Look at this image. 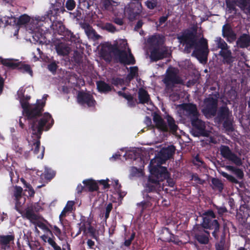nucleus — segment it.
Returning a JSON list of instances; mask_svg holds the SVG:
<instances>
[{"mask_svg": "<svg viewBox=\"0 0 250 250\" xmlns=\"http://www.w3.org/2000/svg\"><path fill=\"white\" fill-rule=\"evenodd\" d=\"M52 229L54 230V233L55 235L61 240H62V238H61L62 235V231L57 226H54Z\"/></svg>", "mask_w": 250, "mask_h": 250, "instance_id": "338daca9", "label": "nucleus"}, {"mask_svg": "<svg viewBox=\"0 0 250 250\" xmlns=\"http://www.w3.org/2000/svg\"><path fill=\"white\" fill-rule=\"evenodd\" d=\"M98 25L102 29L105 30L109 32L114 33L116 31V27L111 23H100Z\"/></svg>", "mask_w": 250, "mask_h": 250, "instance_id": "a19ab883", "label": "nucleus"}, {"mask_svg": "<svg viewBox=\"0 0 250 250\" xmlns=\"http://www.w3.org/2000/svg\"><path fill=\"white\" fill-rule=\"evenodd\" d=\"M62 35L64 37V38L66 39V40L70 41L71 42H76L77 40V38L76 36L74 35V34L71 31L68 30L66 28Z\"/></svg>", "mask_w": 250, "mask_h": 250, "instance_id": "37998d69", "label": "nucleus"}, {"mask_svg": "<svg viewBox=\"0 0 250 250\" xmlns=\"http://www.w3.org/2000/svg\"><path fill=\"white\" fill-rule=\"evenodd\" d=\"M157 0H148L146 2V5L147 7L150 9H153L157 5Z\"/></svg>", "mask_w": 250, "mask_h": 250, "instance_id": "4d7b16f0", "label": "nucleus"}, {"mask_svg": "<svg viewBox=\"0 0 250 250\" xmlns=\"http://www.w3.org/2000/svg\"><path fill=\"white\" fill-rule=\"evenodd\" d=\"M216 120L219 123H222L223 120L228 119L231 117V111L229 110L227 105H222L216 113Z\"/></svg>", "mask_w": 250, "mask_h": 250, "instance_id": "dca6fc26", "label": "nucleus"}, {"mask_svg": "<svg viewBox=\"0 0 250 250\" xmlns=\"http://www.w3.org/2000/svg\"><path fill=\"white\" fill-rule=\"evenodd\" d=\"M160 183L158 180L149 177L145 189L142 191L144 200L136 204V206L140 209V213L142 215L146 211L149 210L153 206L158 205L161 195L157 191Z\"/></svg>", "mask_w": 250, "mask_h": 250, "instance_id": "f03ea898", "label": "nucleus"}, {"mask_svg": "<svg viewBox=\"0 0 250 250\" xmlns=\"http://www.w3.org/2000/svg\"><path fill=\"white\" fill-rule=\"evenodd\" d=\"M76 6V2L74 0H67L65 3V7L69 11L73 10Z\"/></svg>", "mask_w": 250, "mask_h": 250, "instance_id": "6e6d98bb", "label": "nucleus"}, {"mask_svg": "<svg viewBox=\"0 0 250 250\" xmlns=\"http://www.w3.org/2000/svg\"><path fill=\"white\" fill-rule=\"evenodd\" d=\"M51 27L55 33H58L60 35H62L66 28L61 21H53L51 24Z\"/></svg>", "mask_w": 250, "mask_h": 250, "instance_id": "2f4dec72", "label": "nucleus"}, {"mask_svg": "<svg viewBox=\"0 0 250 250\" xmlns=\"http://www.w3.org/2000/svg\"><path fill=\"white\" fill-rule=\"evenodd\" d=\"M142 11L141 3L139 0H132L125 8V12L130 20L137 19L140 16Z\"/></svg>", "mask_w": 250, "mask_h": 250, "instance_id": "1a4fd4ad", "label": "nucleus"}, {"mask_svg": "<svg viewBox=\"0 0 250 250\" xmlns=\"http://www.w3.org/2000/svg\"><path fill=\"white\" fill-rule=\"evenodd\" d=\"M113 205L112 203H110L106 206L105 208V212L104 214V218L105 221L108 218L109 216L110 213L112 209Z\"/></svg>", "mask_w": 250, "mask_h": 250, "instance_id": "e2e57ef3", "label": "nucleus"}, {"mask_svg": "<svg viewBox=\"0 0 250 250\" xmlns=\"http://www.w3.org/2000/svg\"><path fill=\"white\" fill-rule=\"evenodd\" d=\"M21 181L23 184L24 187L27 188L26 190H28L29 196L30 197H34L35 192L32 186L29 183H27L23 178H21Z\"/></svg>", "mask_w": 250, "mask_h": 250, "instance_id": "8fccbe9b", "label": "nucleus"}, {"mask_svg": "<svg viewBox=\"0 0 250 250\" xmlns=\"http://www.w3.org/2000/svg\"><path fill=\"white\" fill-rule=\"evenodd\" d=\"M65 0H56L55 3L52 4V5L55 7H57L62 10H65L63 5Z\"/></svg>", "mask_w": 250, "mask_h": 250, "instance_id": "0e129e2a", "label": "nucleus"}, {"mask_svg": "<svg viewBox=\"0 0 250 250\" xmlns=\"http://www.w3.org/2000/svg\"><path fill=\"white\" fill-rule=\"evenodd\" d=\"M65 10H62L57 7H55L54 6L51 5L50 9L47 11V16L50 18V20L52 21V17H54V19L57 17V16L59 15V13L62 12L63 13Z\"/></svg>", "mask_w": 250, "mask_h": 250, "instance_id": "c9c22d12", "label": "nucleus"}, {"mask_svg": "<svg viewBox=\"0 0 250 250\" xmlns=\"http://www.w3.org/2000/svg\"><path fill=\"white\" fill-rule=\"evenodd\" d=\"M45 101L37 103L27 110L23 115L29 121V128L32 131V134L37 133L39 135L45 130H48L54 124V121L52 116L49 113H45L40 118L43 111Z\"/></svg>", "mask_w": 250, "mask_h": 250, "instance_id": "f257e3e1", "label": "nucleus"}, {"mask_svg": "<svg viewBox=\"0 0 250 250\" xmlns=\"http://www.w3.org/2000/svg\"><path fill=\"white\" fill-rule=\"evenodd\" d=\"M236 45L240 48H247L250 47V35L249 34L243 33L238 38Z\"/></svg>", "mask_w": 250, "mask_h": 250, "instance_id": "aec40b11", "label": "nucleus"}, {"mask_svg": "<svg viewBox=\"0 0 250 250\" xmlns=\"http://www.w3.org/2000/svg\"><path fill=\"white\" fill-rule=\"evenodd\" d=\"M138 68L137 66H132L130 67V72L127 75V78L129 80H132L138 74Z\"/></svg>", "mask_w": 250, "mask_h": 250, "instance_id": "603ef678", "label": "nucleus"}, {"mask_svg": "<svg viewBox=\"0 0 250 250\" xmlns=\"http://www.w3.org/2000/svg\"><path fill=\"white\" fill-rule=\"evenodd\" d=\"M96 84L97 89L100 93H107L112 90V87L104 81H98Z\"/></svg>", "mask_w": 250, "mask_h": 250, "instance_id": "c756f323", "label": "nucleus"}, {"mask_svg": "<svg viewBox=\"0 0 250 250\" xmlns=\"http://www.w3.org/2000/svg\"><path fill=\"white\" fill-rule=\"evenodd\" d=\"M21 103L23 109V114L32 106L29 104L27 101H24V100H22Z\"/></svg>", "mask_w": 250, "mask_h": 250, "instance_id": "680f3d73", "label": "nucleus"}, {"mask_svg": "<svg viewBox=\"0 0 250 250\" xmlns=\"http://www.w3.org/2000/svg\"><path fill=\"white\" fill-rule=\"evenodd\" d=\"M135 236V232H133L131 233L130 236L128 239L125 238V241L124 243V245L126 247H129L131 245L132 241L134 239Z\"/></svg>", "mask_w": 250, "mask_h": 250, "instance_id": "13d9d810", "label": "nucleus"}, {"mask_svg": "<svg viewBox=\"0 0 250 250\" xmlns=\"http://www.w3.org/2000/svg\"><path fill=\"white\" fill-rule=\"evenodd\" d=\"M56 50L59 55L64 56L69 54L70 47L66 44L61 42L56 45Z\"/></svg>", "mask_w": 250, "mask_h": 250, "instance_id": "c85d7f7f", "label": "nucleus"}, {"mask_svg": "<svg viewBox=\"0 0 250 250\" xmlns=\"http://www.w3.org/2000/svg\"><path fill=\"white\" fill-rule=\"evenodd\" d=\"M212 218L208 217V216H203V222L202 224L201 228L205 229H211L212 227H211L212 224H213V220H211Z\"/></svg>", "mask_w": 250, "mask_h": 250, "instance_id": "49530a36", "label": "nucleus"}, {"mask_svg": "<svg viewBox=\"0 0 250 250\" xmlns=\"http://www.w3.org/2000/svg\"><path fill=\"white\" fill-rule=\"evenodd\" d=\"M211 229H214L213 232L218 233L220 229V224L218 222V221L215 219L213 220V224H212V226Z\"/></svg>", "mask_w": 250, "mask_h": 250, "instance_id": "774afa93", "label": "nucleus"}, {"mask_svg": "<svg viewBox=\"0 0 250 250\" xmlns=\"http://www.w3.org/2000/svg\"><path fill=\"white\" fill-rule=\"evenodd\" d=\"M192 55L200 61L206 62L209 52L207 40L203 38L198 42V45L194 47Z\"/></svg>", "mask_w": 250, "mask_h": 250, "instance_id": "423d86ee", "label": "nucleus"}, {"mask_svg": "<svg viewBox=\"0 0 250 250\" xmlns=\"http://www.w3.org/2000/svg\"><path fill=\"white\" fill-rule=\"evenodd\" d=\"M170 16L169 12H168L167 13L165 16H161L159 19V24L158 26H160L162 24H163L164 23L166 22V21L167 20L168 17Z\"/></svg>", "mask_w": 250, "mask_h": 250, "instance_id": "69168bd1", "label": "nucleus"}, {"mask_svg": "<svg viewBox=\"0 0 250 250\" xmlns=\"http://www.w3.org/2000/svg\"><path fill=\"white\" fill-rule=\"evenodd\" d=\"M74 205V202L72 201H69L67 202L66 206L62 211L61 214L59 215V220L61 224H62L63 217H64L66 215V213L68 212H71L72 210L73 207Z\"/></svg>", "mask_w": 250, "mask_h": 250, "instance_id": "7c9ffc66", "label": "nucleus"}, {"mask_svg": "<svg viewBox=\"0 0 250 250\" xmlns=\"http://www.w3.org/2000/svg\"><path fill=\"white\" fill-rule=\"evenodd\" d=\"M30 21V17L27 14H23L20 16L17 20V25L21 26L27 24Z\"/></svg>", "mask_w": 250, "mask_h": 250, "instance_id": "09e8293b", "label": "nucleus"}, {"mask_svg": "<svg viewBox=\"0 0 250 250\" xmlns=\"http://www.w3.org/2000/svg\"><path fill=\"white\" fill-rule=\"evenodd\" d=\"M14 234L0 235V244L2 246H7L11 242L14 241Z\"/></svg>", "mask_w": 250, "mask_h": 250, "instance_id": "72a5a7b5", "label": "nucleus"}, {"mask_svg": "<svg viewBox=\"0 0 250 250\" xmlns=\"http://www.w3.org/2000/svg\"><path fill=\"white\" fill-rule=\"evenodd\" d=\"M218 93L215 94L213 97L211 95L204 100L202 112L207 118L210 119L216 115L218 107Z\"/></svg>", "mask_w": 250, "mask_h": 250, "instance_id": "20e7f679", "label": "nucleus"}, {"mask_svg": "<svg viewBox=\"0 0 250 250\" xmlns=\"http://www.w3.org/2000/svg\"><path fill=\"white\" fill-rule=\"evenodd\" d=\"M5 24L12 26L17 25V19L13 16L8 17L7 20L5 21Z\"/></svg>", "mask_w": 250, "mask_h": 250, "instance_id": "052dcab7", "label": "nucleus"}, {"mask_svg": "<svg viewBox=\"0 0 250 250\" xmlns=\"http://www.w3.org/2000/svg\"><path fill=\"white\" fill-rule=\"evenodd\" d=\"M23 216L25 217L27 219L29 220L33 223H34L32 222V221H36L38 220V217L37 214H36L33 209L29 208H28L23 215Z\"/></svg>", "mask_w": 250, "mask_h": 250, "instance_id": "4c0bfd02", "label": "nucleus"}, {"mask_svg": "<svg viewBox=\"0 0 250 250\" xmlns=\"http://www.w3.org/2000/svg\"><path fill=\"white\" fill-rule=\"evenodd\" d=\"M139 102L137 104H148L151 101L150 95L148 92L143 87L139 88L138 91Z\"/></svg>", "mask_w": 250, "mask_h": 250, "instance_id": "4be33fe9", "label": "nucleus"}, {"mask_svg": "<svg viewBox=\"0 0 250 250\" xmlns=\"http://www.w3.org/2000/svg\"><path fill=\"white\" fill-rule=\"evenodd\" d=\"M56 172L50 168H45L44 172L41 175V178H44L46 182H48L52 180L55 176Z\"/></svg>", "mask_w": 250, "mask_h": 250, "instance_id": "e433bc0d", "label": "nucleus"}, {"mask_svg": "<svg viewBox=\"0 0 250 250\" xmlns=\"http://www.w3.org/2000/svg\"><path fill=\"white\" fill-rule=\"evenodd\" d=\"M154 162H155V160H151L149 165V171L152 175L151 178L158 180L159 182H162L164 180L168 179L170 174L168 172L167 168L158 164L156 165H154Z\"/></svg>", "mask_w": 250, "mask_h": 250, "instance_id": "39448f33", "label": "nucleus"}, {"mask_svg": "<svg viewBox=\"0 0 250 250\" xmlns=\"http://www.w3.org/2000/svg\"><path fill=\"white\" fill-rule=\"evenodd\" d=\"M22 191L23 189L21 187L18 186H15L14 187V196L15 197V200L16 201L15 208L18 211H20L19 208L21 207V205L19 201L21 198Z\"/></svg>", "mask_w": 250, "mask_h": 250, "instance_id": "bb28decb", "label": "nucleus"}, {"mask_svg": "<svg viewBox=\"0 0 250 250\" xmlns=\"http://www.w3.org/2000/svg\"><path fill=\"white\" fill-rule=\"evenodd\" d=\"M219 55L223 58V62L224 63L231 64L234 61L231 52L229 49L220 50L219 53Z\"/></svg>", "mask_w": 250, "mask_h": 250, "instance_id": "a878e982", "label": "nucleus"}, {"mask_svg": "<svg viewBox=\"0 0 250 250\" xmlns=\"http://www.w3.org/2000/svg\"><path fill=\"white\" fill-rule=\"evenodd\" d=\"M83 28L84 29L86 34L89 37H93L95 36L96 34L95 30L88 23H84L83 25Z\"/></svg>", "mask_w": 250, "mask_h": 250, "instance_id": "de8ad7c7", "label": "nucleus"}, {"mask_svg": "<svg viewBox=\"0 0 250 250\" xmlns=\"http://www.w3.org/2000/svg\"><path fill=\"white\" fill-rule=\"evenodd\" d=\"M183 109L188 113L190 119L199 117L200 114L198 111L197 106L195 104L192 103L184 104Z\"/></svg>", "mask_w": 250, "mask_h": 250, "instance_id": "412c9836", "label": "nucleus"}, {"mask_svg": "<svg viewBox=\"0 0 250 250\" xmlns=\"http://www.w3.org/2000/svg\"><path fill=\"white\" fill-rule=\"evenodd\" d=\"M47 68L53 74H55L59 67V62L53 60V59H49L47 61Z\"/></svg>", "mask_w": 250, "mask_h": 250, "instance_id": "f704fd0d", "label": "nucleus"}, {"mask_svg": "<svg viewBox=\"0 0 250 250\" xmlns=\"http://www.w3.org/2000/svg\"><path fill=\"white\" fill-rule=\"evenodd\" d=\"M32 134L36 136L37 139L33 144V146H34V148H32L31 150H33L34 154H37L39 152V150L40 148L41 143L40 140L42 134H40V135L37 133Z\"/></svg>", "mask_w": 250, "mask_h": 250, "instance_id": "a18cd8bd", "label": "nucleus"}, {"mask_svg": "<svg viewBox=\"0 0 250 250\" xmlns=\"http://www.w3.org/2000/svg\"><path fill=\"white\" fill-rule=\"evenodd\" d=\"M20 72L22 73H26L30 75L31 76L33 75V71L29 64H24L20 62V64L18 69Z\"/></svg>", "mask_w": 250, "mask_h": 250, "instance_id": "79ce46f5", "label": "nucleus"}, {"mask_svg": "<svg viewBox=\"0 0 250 250\" xmlns=\"http://www.w3.org/2000/svg\"><path fill=\"white\" fill-rule=\"evenodd\" d=\"M0 62L3 65L7 66L10 69H18L20 62H14L12 61L11 60L9 59H1L0 60Z\"/></svg>", "mask_w": 250, "mask_h": 250, "instance_id": "473e14b6", "label": "nucleus"}, {"mask_svg": "<svg viewBox=\"0 0 250 250\" xmlns=\"http://www.w3.org/2000/svg\"><path fill=\"white\" fill-rule=\"evenodd\" d=\"M165 118L167 120L168 131H169L173 134L176 133L178 129V126L176 125L174 119L169 115H166Z\"/></svg>", "mask_w": 250, "mask_h": 250, "instance_id": "393cba45", "label": "nucleus"}, {"mask_svg": "<svg viewBox=\"0 0 250 250\" xmlns=\"http://www.w3.org/2000/svg\"><path fill=\"white\" fill-rule=\"evenodd\" d=\"M192 235L200 244L207 245L209 242L210 232L199 225L194 228Z\"/></svg>", "mask_w": 250, "mask_h": 250, "instance_id": "9b49d317", "label": "nucleus"}, {"mask_svg": "<svg viewBox=\"0 0 250 250\" xmlns=\"http://www.w3.org/2000/svg\"><path fill=\"white\" fill-rule=\"evenodd\" d=\"M220 154L225 159L232 162L236 166L242 165L241 159L234 153L232 152L228 146L221 145L220 147Z\"/></svg>", "mask_w": 250, "mask_h": 250, "instance_id": "f8f14e48", "label": "nucleus"}, {"mask_svg": "<svg viewBox=\"0 0 250 250\" xmlns=\"http://www.w3.org/2000/svg\"><path fill=\"white\" fill-rule=\"evenodd\" d=\"M149 58L152 62H156L159 60L167 58L170 55L166 46L160 47L149 48Z\"/></svg>", "mask_w": 250, "mask_h": 250, "instance_id": "9d476101", "label": "nucleus"}, {"mask_svg": "<svg viewBox=\"0 0 250 250\" xmlns=\"http://www.w3.org/2000/svg\"><path fill=\"white\" fill-rule=\"evenodd\" d=\"M177 39L181 44L185 45V51L189 53L191 49L198 45L197 30L186 29L182 32L181 35H178Z\"/></svg>", "mask_w": 250, "mask_h": 250, "instance_id": "7ed1b4c3", "label": "nucleus"}, {"mask_svg": "<svg viewBox=\"0 0 250 250\" xmlns=\"http://www.w3.org/2000/svg\"><path fill=\"white\" fill-rule=\"evenodd\" d=\"M214 41L217 45V48L221 49V50L229 49V46L228 45L227 43L221 37H216Z\"/></svg>", "mask_w": 250, "mask_h": 250, "instance_id": "c03bdc74", "label": "nucleus"}, {"mask_svg": "<svg viewBox=\"0 0 250 250\" xmlns=\"http://www.w3.org/2000/svg\"><path fill=\"white\" fill-rule=\"evenodd\" d=\"M211 183L213 185L212 188L213 189H217L220 192L223 191L224 184L220 180L217 178H212Z\"/></svg>", "mask_w": 250, "mask_h": 250, "instance_id": "58836bf2", "label": "nucleus"}, {"mask_svg": "<svg viewBox=\"0 0 250 250\" xmlns=\"http://www.w3.org/2000/svg\"><path fill=\"white\" fill-rule=\"evenodd\" d=\"M147 42L149 44V48L166 46L164 45V38L159 34L150 36L147 39Z\"/></svg>", "mask_w": 250, "mask_h": 250, "instance_id": "f3484780", "label": "nucleus"}, {"mask_svg": "<svg viewBox=\"0 0 250 250\" xmlns=\"http://www.w3.org/2000/svg\"><path fill=\"white\" fill-rule=\"evenodd\" d=\"M101 4L103 10L110 12H113L118 5V2L113 0H101Z\"/></svg>", "mask_w": 250, "mask_h": 250, "instance_id": "5701e85b", "label": "nucleus"}, {"mask_svg": "<svg viewBox=\"0 0 250 250\" xmlns=\"http://www.w3.org/2000/svg\"><path fill=\"white\" fill-rule=\"evenodd\" d=\"M175 147L173 145L168 146L167 147L163 148L161 151V156L165 160L170 159L175 153Z\"/></svg>", "mask_w": 250, "mask_h": 250, "instance_id": "b1692460", "label": "nucleus"}, {"mask_svg": "<svg viewBox=\"0 0 250 250\" xmlns=\"http://www.w3.org/2000/svg\"><path fill=\"white\" fill-rule=\"evenodd\" d=\"M88 224L89 225V227L87 229V232L90 233V236H91L93 238L97 240L98 238V237L96 235L95 229L94 228V227H93L91 225V224L90 222H88Z\"/></svg>", "mask_w": 250, "mask_h": 250, "instance_id": "5fc2aeb1", "label": "nucleus"}, {"mask_svg": "<svg viewBox=\"0 0 250 250\" xmlns=\"http://www.w3.org/2000/svg\"><path fill=\"white\" fill-rule=\"evenodd\" d=\"M226 6L229 13L232 12L236 13L237 9L236 5H237L244 12L250 15V0H225Z\"/></svg>", "mask_w": 250, "mask_h": 250, "instance_id": "0eeeda50", "label": "nucleus"}, {"mask_svg": "<svg viewBox=\"0 0 250 250\" xmlns=\"http://www.w3.org/2000/svg\"><path fill=\"white\" fill-rule=\"evenodd\" d=\"M111 83L115 86L122 85L124 83V81L120 78H113L111 80Z\"/></svg>", "mask_w": 250, "mask_h": 250, "instance_id": "bf43d9fd", "label": "nucleus"}, {"mask_svg": "<svg viewBox=\"0 0 250 250\" xmlns=\"http://www.w3.org/2000/svg\"><path fill=\"white\" fill-rule=\"evenodd\" d=\"M77 101L81 105H86L88 107H93L96 103L93 96L88 92H79L77 95Z\"/></svg>", "mask_w": 250, "mask_h": 250, "instance_id": "2eb2a0df", "label": "nucleus"}, {"mask_svg": "<svg viewBox=\"0 0 250 250\" xmlns=\"http://www.w3.org/2000/svg\"><path fill=\"white\" fill-rule=\"evenodd\" d=\"M221 174L222 175V176L226 178L227 180H228L229 181L232 183L235 184H237L238 183V180L232 175H229L224 171H222L221 173Z\"/></svg>", "mask_w": 250, "mask_h": 250, "instance_id": "864d4df0", "label": "nucleus"}, {"mask_svg": "<svg viewBox=\"0 0 250 250\" xmlns=\"http://www.w3.org/2000/svg\"><path fill=\"white\" fill-rule=\"evenodd\" d=\"M153 120L155 124L154 127L163 132H168L167 123L159 114L156 112L153 113Z\"/></svg>", "mask_w": 250, "mask_h": 250, "instance_id": "a211bd4d", "label": "nucleus"}, {"mask_svg": "<svg viewBox=\"0 0 250 250\" xmlns=\"http://www.w3.org/2000/svg\"><path fill=\"white\" fill-rule=\"evenodd\" d=\"M83 183L85 185V191L93 192L99 189L98 184L94 180H85Z\"/></svg>", "mask_w": 250, "mask_h": 250, "instance_id": "cd10ccee", "label": "nucleus"}, {"mask_svg": "<svg viewBox=\"0 0 250 250\" xmlns=\"http://www.w3.org/2000/svg\"><path fill=\"white\" fill-rule=\"evenodd\" d=\"M222 36L226 38L227 41L231 42L236 39V35L232 30L230 25L228 24H225L222 27Z\"/></svg>", "mask_w": 250, "mask_h": 250, "instance_id": "6ab92c4d", "label": "nucleus"}, {"mask_svg": "<svg viewBox=\"0 0 250 250\" xmlns=\"http://www.w3.org/2000/svg\"><path fill=\"white\" fill-rule=\"evenodd\" d=\"M223 126L227 131H233L234 128L232 125V120L231 117L223 120Z\"/></svg>", "mask_w": 250, "mask_h": 250, "instance_id": "3c124183", "label": "nucleus"}, {"mask_svg": "<svg viewBox=\"0 0 250 250\" xmlns=\"http://www.w3.org/2000/svg\"><path fill=\"white\" fill-rule=\"evenodd\" d=\"M167 89H172L175 84H181L182 80L174 70H169L163 80Z\"/></svg>", "mask_w": 250, "mask_h": 250, "instance_id": "ddd939ff", "label": "nucleus"}, {"mask_svg": "<svg viewBox=\"0 0 250 250\" xmlns=\"http://www.w3.org/2000/svg\"><path fill=\"white\" fill-rule=\"evenodd\" d=\"M165 229L169 235V238L166 239V241L168 242H173L174 244L179 245L182 243V241L180 240L178 237L170 232L169 229L165 228Z\"/></svg>", "mask_w": 250, "mask_h": 250, "instance_id": "ea45409f", "label": "nucleus"}, {"mask_svg": "<svg viewBox=\"0 0 250 250\" xmlns=\"http://www.w3.org/2000/svg\"><path fill=\"white\" fill-rule=\"evenodd\" d=\"M190 121L192 129L194 131L196 136H207L208 135L206 131L205 123L201 119H199V117L191 118Z\"/></svg>", "mask_w": 250, "mask_h": 250, "instance_id": "4468645a", "label": "nucleus"}, {"mask_svg": "<svg viewBox=\"0 0 250 250\" xmlns=\"http://www.w3.org/2000/svg\"><path fill=\"white\" fill-rule=\"evenodd\" d=\"M112 51L114 56L119 59L120 63L124 65H131L135 63V59L131 52L128 56L125 50H120L117 47H115Z\"/></svg>", "mask_w": 250, "mask_h": 250, "instance_id": "6e6552de", "label": "nucleus"}]
</instances>
